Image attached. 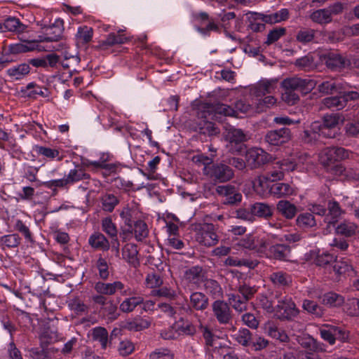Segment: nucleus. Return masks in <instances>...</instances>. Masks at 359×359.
I'll return each instance as SVG.
<instances>
[{
  "label": "nucleus",
  "mask_w": 359,
  "mask_h": 359,
  "mask_svg": "<svg viewBox=\"0 0 359 359\" xmlns=\"http://www.w3.org/2000/svg\"><path fill=\"white\" fill-rule=\"evenodd\" d=\"M322 103L325 107L332 110L338 111L346 107V103L340 95L325 97L323 100Z\"/></svg>",
  "instance_id": "a19ab883"
},
{
  "label": "nucleus",
  "mask_w": 359,
  "mask_h": 359,
  "mask_svg": "<svg viewBox=\"0 0 359 359\" xmlns=\"http://www.w3.org/2000/svg\"><path fill=\"white\" fill-rule=\"evenodd\" d=\"M102 208L106 212H112L114 208L118 204L119 201L112 194H106L101 198Z\"/></svg>",
  "instance_id": "603ef678"
},
{
  "label": "nucleus",
  "mask_w": 359,
  "mask_h": 359,
  "mask_svg": "<svg viewBox=\"0 0 359 359\" xmlns=\"http://www.w3.org/2000/svg\"><path fill=\"white\" fill-rule=\"evenodd\" d=\"M316 85V82L313 79L299 77L287 78L282 81V86L287 92L297 90L304 95L311 92Z\"/></svg>",
  "instance_id": "7ed1b4c3"
},
{
  "label": "nucleus",
  "mask_w": 359,
  "mask_h": 359,
  "mask_svg": "<svg viewBox=\"0 0 359 359\" xmlns=\"http://www.w3.org/2000/svg\"><path fill=\"white\" fill-rule=\"evenodd\" d=\"M123 259L133 267L140 265L137 246L133 243L126 244L122 249Z\"/></svg>",
  "instance_id": "6ab92c4d"
},
{
  "label": "nucleus",
  "mask_w": 359,
  "mask_h": 359,
  "mask_svg": "<svg viewBox=\"0 0 359 359\" xmlns=\"http://www.w3.org/2000/svg\"><path fill=\"white\" fill-rule=\"evenodd\" d=\"M344 135L349 138L359 136V121H352L347 122L344 127Z\"/></svg>",
  "instance_id": "0e129e2a"
},
{
  "label": "nucleus",
  "mask_w": 359,
  "mask_h": 359,
  "mask_svg": "<svg viewBox=\"0 0 359 359\" xmlns=\"http://www.w3.org/2000/svg\"><path fill=\"white\" fill-rule=\"evenodd\" d=\"M292 137L290 128L283 127L277 130L267 131L264 136L266 142L273 146H280L289 142Z\"/></svg>",
  "instance_id": "6e6552de"
},
{
  "label": "nucleus",
  "mask_w": 359,
  "mask_h": 359,
  "mask_svg": "<svg viewBox=\"0 0 359 359\" xmlns=\"http://www.w3.org/2000/svg\"><path fill=\"white\" fill-rule=\"evenodd\" d=\"M313 130L318 133V136L327 138V139H337L340 140L341 133L339 129H334L331 128H325L323 126H319L316 124H313Z\"/></svg>",
  "instance_id": "f704fd0d"
},
{
  "label": "nucleus",
  "mask_w": 359,
  "mask_h": 359,
  "mask_svg": "<svg viewBox=\"0 0 359 359\" xmlns=\"http://www.w3.org/2000/svg\"><path fill=\"white\" fill-rule=\"evenodd\" d=\"M191 306L196 310H204L208 306V297L201 292H194L190 297Z\"/></svg>",
  "instance_id": "c03bdc74"
},
{
  "label": "nucleus",
  "mask_w": 359,
  "mask_h": 359,
  "mask_svg": "<svg viewBox=\"0 0 359 359\" xmlns=\"http://www.w3.org/2000/svg\"><path fill=\"white\" fill-rule=\"evenodd\" d=\"M229 305L231 306L236 311L242 313L248 309V302L239 294H228Z\"/></svg>",
  "instance_id": "e433bc0d"
},
{
  "label": "nucleus",
  "mask_w": 359,
  "mask_h": 359,
  "mask_svg": "<svg viewBox=\"0 0 359 359\" xmlns=\"http://www.w3.org/2000/svg\"><path fill=\"white\" fill-rule=\"evenodd\" d=\"M323 302L331 306H338L343 304L344 298L334 292H328L323 295Z\"/></svg>",
  "instance_id": "052dcab7"
},
{
  "label": "nucleus",
  "mask_w": 359,
  "mask_h": 359,
  "mask_svg": "<svg viewBox=\"0 0 359 359\" xmlns=\"http://www.w3.org/2000/svg\"><path fill=\"white\" fill-rule=\"evenodd\" d=\"M196 241L201 245L210 247L216 245L219 241L215 226L210 223H203L196 228Z\"/></svg>",
  "instance_id": "f03ea898"
},
{
  "label": "nucleus",
  "mask_w": 359,
  "mask_h": 359,
  "mask_svg": "<svg viewBox=\"0 0 359 359\" xmlns=\"http://www.w3.org/2000/svg\"><path fill=\"white\" fill-rule=\"evenodd\" d=\"M335 233L346 238L355 236L358 233V226L351 222L344 221L335 227Z\"/></svg>",
  "instance_id": "c85d7f7f"
},
{
  "label": "nucleus",
  "mask_w": 359,
  "mask_h": 359,
  "mask_svg": "<svg viewBox=\"0 0 359 359\" xmlns=\"http://www.w3.org/2000/svg\"><path fill=\"white\" fill-rule=\"evenodd\" d=\"M69 186L77 183L80 181L88 180L90 175L86 172L82 165L77 164L74 169H71L69 173L65 176Z\"/></svg>",
  "instance_id": "aec40b11"
},
{
  "label": "nucleus",
  "mask_w": 359,
  "mask_h": 359,
  "mask_svg": "<svg viewBox=\"0 0 359 359\" xmlns=\"http://www.w3.org/2000/svg\"><path fill=\"white\" fill-rule=\"evenodd\" d=\"M63 29V21L56 20L52 25L44 27L46 36L43 41L47 42L58 41L62 37Z\"/></svg>",
  "instance_id": "a211bd4d"
},
{
  "label": "nucleus",
  "mask_w": 359,
  "mask_h": 359,
  "mask_svg": "<svg viewBox=\"0 0 359 359\" xmlns=\"http://www.w3.org/2000/svg\"><path fill=\"white\" fill-rule=\"evenodd\" d=\"M327 210H328V213L326 214L325 222L327 223V226H330L331 224L334 225L344 212L339 203L336 201H330L328 202Z\"/></svg>",
  "instance_id": "412c9836"
},
{
  "label": "nucleus",
  "mask_w": 359,
  "mask_h": 359,
  "mask_svg": "<svg viewBox=\"0 0 359 359\" xmlns=\"http://www.w3.org/2000/svg\"><path fill=\"white\" fill-rule=\"evenodd\" d=\"M296 225L302 229H309L317 226L314 215L311 212H302L296 218Z\"/></svg>",
  "instance_id": "cd10ccee"
},
{
  "label": "nucleus",
  "mask_w": 359,
  "mask_h": 359,
  "mask_svg": "<svg viewBox=\"0 0 359 359\" xmlns=\"http://www.w3.org/2000/svg\"><path fill=\"white\" fill-rule=\"evenodd\" d=\"M161 336L165 340L177 339L180 337V325L175 322L172 326L163 330L161 332Z\"/></svg>",
  "instance_id": "e2e57ef3"
},
{
  "label": "nucleus",
  "mask_w": 359,
  "mask_h": 359,
  "mask_svg": "<svg viewBox=\"0 0 359 359\" xmlns=\"http://www.w3.org/2000/svg\"><path fill=\"white\" fill-rule=\"evenodd\" d=\"M310 18L314 22L323 25L327 24L332 21V17L330 16V13L327 8L319 9L313 11Z\"/></svg>",
  "instance_id": "09e8293b"
},
{
  "label": "nucleus",
  "mask_w": 359,
  "mask_h": 359,
  "mask_svg": "<svg viewBox=\"0 0 359 359\" xmlns=\"http://www.w3.org/2000/svg\"><path fill=\"white\" fill-rule=\"evenodd\" d=\"M213 316L221 325H228L233 319V313L229 304L224 300H215L212 304Z\"/></svg>",
  "instance_id": "0eeeda50"
},
{
  "label": "nucleus",
  "mask_w": 359,
  "mask_h": 359,
  "mask_svg": "<svg viewBox=\"0 0 359 359\" xmlns=\"http://www.w3.org/2000/svg\"><path fill=\"white\" fill-rule=\"evenodd\" d=\"M56 350L54 348L41 346L32 348L29 350L30 356L32 359H53Z\"/></svg>",
  "instance_id": "473e14b6"
},
{
  "label": "nucleus",
  "mask_w": 359,
  "mask_h": 359,
  "mask_svg": "<svg viewBox=\"0 0 359 359\" xmlns=\"http://www.w3.org/2000/svg\"><path fill=\"white\" fill-rule=\"evenodd\" d=\"M264 332L269 337L281 342H287L289 341V337L286 332L281 328H279L273 322H268L265 324Z\"/></svg>",
  "instance_id": "b1692460"
},
{
  "label": "nucleus",
  "mask_w": 359,
  "mask_h": 359,
  "mask_svg": "<svg viewBox=\"0 0 359 359\" xmlns=\"http://www.w3.org/2000/svg\"><path fill=\"white\" fill-rule=\"evenodd\" d=\"M93 288L97 294H101L105 296H112L118 290L124 289V284L119 280L113 283H105L103 281H97L95 283Z\"/></svg>",
  "instance_id": "9b49d317"
},
{
  "label": "nucleus",
  "mask_w": 359,
  "mask_h": 359,
  "mask_svg": "<svg viewBox=\"0 0 359 359\" xmlns=\"http://www.w3.org/2000/svg\"><path fill=\"white\" fill-rule=\"evenodd\" d=\"M270 193L276 198H287L296 194L294 187L285 182H276L270 188Z\"/></svg>",
  "instance_id": "4468645a"
},
{
  "label": "nucleus",
  "mask_w": 359,
  "mask_h": 359,
  "mask_svg": "<svg viewBox=\"0 0 359 359\" xmlns=\"http://www.w3.org/2000/svg\"><path fill=\"white\" fill-rule=\"evenodd\" d=\"M321 60L329 69L334 72H341L351 65L347 57L336 52L330 51L323 54Z\"/></svg>",
  "instance_id": "20e7f679"
},
{
  "label": "nucleus",
  "mask_w": 359,
  "mask_h": 359,
  "mask_svg": "<svg viewBox=\"0 0 359 359\" xmlns=\"http://www.w3.org/2000/svg\"><path fill=\"white\" fill-rule=\"evenodd\" d=\"M13 229L15 231L21 233L26 242L29 243H34L35 242L34 235L29 227L21 219H18L15 221Z\"/></svg>",
  "instance_id": "72a5a7b5"
},
{
  "label": "nucleus",
  "mask_w": 359,
  "mask_h": 359,
  "mask_svg": "<svg viewBox=\"0 0 359 359\" xmlns=\"http://www.w3.org/2000/svg\"><path fill=\"white\" fill-rule=\"evenodd\" d=\"M34 151L38 154L50 160L56 159L60 161H62L63 156L60 155V151L55 149H51L43 146L35 145Z\"/></svg>",
  "instance_id": "2f4dec72"
},
{
  "label": "nucleus",
  "mask_w": 359,
  "mask_h": 359,
  "mask_svg": "<svg viewBox=\"0 0 359 359\" xmlns=\"http://www.w3.org/2000/svg\"><path fill=\"white\" fill-rule=\"evenodd\" d=\"M275 315L280 320H290L299 313L295 304L289 298H284L278 302L275 307Z\"/></svg>",
  "instance_id": "1a4fd4ad"
},
{
  "label": "nucleus",
  "mask_w": 359,
  "mask_h": 359,
  "mask_svg": "<svg viewBox=\"0 0 359 359\" xmlns=\"http://www.w3.org/2000/svg\"><path fill=\"white\" fill-rule=\"evenodd\" d=\"M269 280L276 287L281 288L290 286L292 282V276L283 271L271 273L269 276Z\"/></svg>",
  "instance_id": "5701e85b"
},
{
  "label": "nucleus",
  "mask_w": 359,
  "mask_h": 359,
  "mask_svg": "<svg viewBox=\"0 0 359 359\" xmlns=\"http://www.w3.org/2000/svg\"><path fill=\"white\" fill-rule=\"evenodd\" d=\"M294 65L304 71H310L316 67V65L314 62V57L310 54L296 60Z\"/></svg>",
  "instance_id": "3c124183"
},
{
  "label": "nucleus",
  "mask_w": 359,
  "mask_h": 359,
  "mask_svg": "<svg viewBox=\"0 0 359 359\" xmlns=\"http://www.w3.org/2000/svg\"><path fill=\"white\" fill-rule=\"evenodd\" d=\"M224 129L225 139L231 143L239 144L247 140L246 134L240 128H236L231 125L226 124L224 126Z\"/></svg>",
  "instance_id": "dca6fc26"
},
{
  "label": "nucleus",
  "mask_w": 359,
  "mask_h": 359,
  "mask_svg": "<svg viewBox=\"0 0 359 359\" xmlns=\"http://www.w3.org/2000/svg\"><path fill=\"white\" fill-rule=\"evenodd\" d=\"M340 88V86L334 81H325L318 86V91L326 95L337 93Z\"/></svg>",
  "instance_id": "4d7b16f0"
},
{
  "label": "nucleus",
  "mask_w": 359,
  "mask_h": 359,
  "mask_svg": "<svg viewBox=\"0 0 359 359\" xmlns=\"http://www.w3.org/2000/svg\"><path fill=\"white\" fill-rule=\"evenodd\" d=\"M203 171L204 175L214 184L229 182L234 177L233 170L223 163H215L204 167Z\"/></svg>",
  "instance_id": "f257e3e1"
},
{
  "label": "nucleus",
  "mask_w": 359,
  "mask_h": 359,
  "mask_svg": "<svg viewBox=\"0 0 359 359\" xmlns=\"http://www.w3.org/2000/svg\"><path fill=\"white\" fill-rule=\"evenodd\" d=\"M252 215L259 217L269 219L273 215V208L271 205L264 203H256L252 205Z\"/></svg>",
  "instance_id": "7c9ffc66"
},
{
  "label": "nucleus",
  "mask_w": 359,
  "mask_h": 359,
  "mask_svg": "<svg viewBox=\"0 0 359 359\" xmlns=\"http://www.w3.org/2000/svg\"><path fill=\"white\" fill-rule=\"evenodd\" d=\"M302 306L304 310L315 315L316 317H321L323 315L321 307L312 300H304Z\"/></svg>",
  "instance_id": "338daca9"
},
{
  "label": "nucleus",
  "mask_w": 359,
  "mask_h": 359,
  "mask_svg": "<svg viewBox=\"0 0 359 359\" xmlns=\"http://www.w3.org/2000/svg\"><path fill=\"white\" fill-rule=\"evenodd\" d=\"M30 72V67L28 63H22L12 67L7 70L8 74L15 80H20Z\"/></svg>",
  "instance_id": "4c0bfd02"
},
{
  "label": "nucleus",
  "mask_w": 359,
  "mask_h": 359,
  "mask_svg": "<svg viewBox=\"0 0 359 359\" xmlns=\"http://www.w3.org/2000/svg\"><path fill=\"white\" fill-rule=\"evenodd\" d=\"M313 127L312 122L310 126V129L304 130L301 134V140L303 143L312 144L318 140L319 137L318 133L317 131L316 132Z\"/></svg>",
  "instance_id": "680f3d73"
},
{
  "label": "nucleus",
  "mask_w": 359,
  "mask_h": 359,
  "mask_svg": "<svg viewBox=\"0 0 359 359\" xmlns=\"http://www.w3.org/2000/svg\"><path fill=\"white\" fill-rule=\"evenodd\" d=\"M88 243L95 250L106 251L109 249V243L108 240L102 233L99 232H95L90 235L88 238Z\"/></svg>",
  "instance_id": "bb28decb"
},
{
  "label": "nucleus",
  "mask_w": 359,
  "mask_h": 359,
  "mask_svg": "<svg viewBox=\"0 0 359 359\" xmlns=\"http://www.w3.org/2000/svg\"><path fill=\"white\" fill-rule=\"evenodd\" d=\"M276 211L287 220L293 219L299 212L298 207L290 201L282 199L276 203Z\"/></svg>",
  "instance_id": "f8f14e48"
},
{
  "label": "nucleus",
  "mask_w": 359,
  "mask_h": 359,
  "mask_svg": "<svg viewBox=\"0 0 359 359\" xmlns=\"http://www.w3.org/2000/svg\"><path fill=\"white\" fill-rule=\"evenodd\" d=\"M2 30L1 32H12L15 33L23 32L27 26L22 24L20 20L15 17H9L4 20L3 24H1Z\"/></svg>",
  "instance_id": "393cba45"
},
{
  "label": "nucleus",
  "mask_w": 359,
  "mask_h": 359,
  "mask_svg": "<svg viewBox=\"0 0 359 359\" xmlns=\"http://www.w3.org/2000/svg\"><path fill=\"white\" fill-rule=\"evenodd\" d=\"M43 186L47 189H52L54 194H57V188L68 189L69 187L65 177L62 179L52 180L44 182H43Z\"/></svg>",
  "instance_id": "13d9d810"
},
{
  "label": "nucleus",
  "mask_w": 359,
  "mask_h": 359,
  "mask_svg": "<svg viewBox=\"0 0 359 359\" xmlns=\"http://www.w3.org/2000/svg\"><path fill=\"white\" fill-rule=\"evenodd\" d=\"M257 290L255 286H250L247 285L246 283H243V285H239L238 287V292L241 294V297L248 302L251 299L255 294L257 292Z\"/></svg>",
  "instance_id": "69168bd1"
},
{
  "label": "nucleus",
  "mask_w": 359,
  "mask_h": 359,
  "mask_svg": "<svg viewBox=\"0 0 359 359\" xmlns=\"http://www.w3.org/2000/svg\"><path fill=\"white\" fill-rule=\"evenodd\" d=\"M95 266L98 270L100 279L104 280H107L109 276V264L106 259L100 255L96 262Z\"/></svg>",
  "instance_id": "bf43d9fd"
},
{
  "label": "nucleus",
  "mask_w": 359,
  "mask_h": 359,
  "mask_svg": "<svg viewBox=\"0 0 359 359\" xmlns=\"http://www.w3.org/2000/svg\"><path fill=\"white\" fill-rule=\"evenodd\" d=\"M37 44L35 41H29L25 43H12L8 46L6 49V53L19 54L22 53H27L35 50Z\"/></svg>",
  "instance_id": "a878e982"
},
{
  "label": "nucleus",
  "mask_w": 359,
  "mask_h": 359,
  "mask_svg": "<svg viewBox=\"0 0 359 359\" xmlns=\"http://www.w3.org/2000/svg\"><path fill=\"white\" fill-rule=\"evenodd\" d=\"M123 30H118V34L114 33H110L107 36L106 39L100 41L99 45L97 46V48L104 50L108 47L113 46L116 44H123L128 41V39L122 34Z\"/></svg>",
  "instance_id": "4be33fe9"
},
{
  "label": "nucleus",
  "mask_w": 359,
  "mask_h": 359,
  "mask_svg": "<svg viewBox=\"0 0 359 359\" xmlns=\"http://www.w3.org/2000/svg\"><path fill=\"white\" fill-rule=\"evenodd\" d=\"M60 62V55L56 53H49L44 57L32 58L28 60V64L35 67H42L46 69L48 67L55 68Z\"/></svg>",
  "instance_id": "ddd939ff"
},
{
  "label": "nucleus",
  "mask_w": 359,
  "mask_h": 359,
  "mask_svg": "<svg viewBox=\"0 0 359 359\" xmlns=\"http://www.w3.org/2000/svg\"><path fill=\"white\" fill-rule=\"evenodd\" d=\"M100 312L111 322L116 320L120 315L117 305L111 299L104 306L100 307Z\"/></svg>",
  "instance_id": "c9c22d12"
},
{
  "label": "nucleus",
  "mask_w": 359,
  "mask_h": 359,
  "mask_svg": "<svg viewBox=\"0 0 359 359\" xmlns=\"http://www.w3.org/2000/svg\"><path fill=\"white\" fill-rule=\"evenodd\" d=\"M250 109V104L245 103V101L238 100L235 102L234 107L232 108L229 105L217 103L215 106L211 107V111H215L214 116L217 118L216 116L217 114L224 115V116H238L240 113L245 114L249 111Z\"/></svg>",
  "instance_id": "423d86ee"
},
{
  "label": "nucleus",
  "mask_w": 359,
  "mask_h": 359,
  "mask_svg": "<svg viewBox=\"0 0 359 359\" xmlns=\"http://www.w3.org/2000/svg\"><path fill=\"white\" fill-rule=\"evenodd\" d=\"M149 325L150 323L147 320L139 318L128 321L126 325V328L129 330L137 332L148 328Z\"/></svg>",
  "instance_id": "6e6d98bb"
},
{
  "label": "nucleus",
  "mask_w": 359,
  "mask_h": 359,
  "mask_svg": "<svg viewBox=\"0 0 359 359\" xmlns=\"http://www.w3.org/2000/svg\"><path fill=\"white\" fill-rule=\"evenodd\" d=\"M268 251L269 257L271 259L284 262L292 261L291 247L288 245L277 243L271 245Z\"/></svg>",
  "instance_id": "9d476101"
},
{
  "label": "nucleus",
  "mask_w": 359,
  "mask_h": 359,
  "mask_svg": "<svg viewBox=\"0 0 359 359\" xmlns=\"http://www.w3.org/2000/svg\"><path fill=\"white\" fill-rule=\"evenodd\" d=\"M144 303L143 297L140 296H135L124 299L120 304V309L124 313H130L133 311L136 306Z\"/></svg>",
  "instance_id": "58836bf2"
},
{
  "label": "nucleus",
  "mask_w": 359,
  "mask_h": 359,
  "mask_svg": "<svg viewBox=\"0 0 359 359\" xmlns=\"http://www.w3.org/2000/svg\"><path fill=\"white\" fill-rule=\"evenodd\" d=\"M92 337L94 341L100 342L102 349H106L108 343V332L104 327H94L92 330Z\"/></svg>",
  "instance_id": "37998d69"
},
{
  "label": "nucleus",
  "mask_w": 359,
  "mask_h": 359,
  "mask_svg": "<svg viewBox=\"0 0 359 359\" xmlns=\"http://www.w3.org/2000/svg\"><path fill=\"white\" fill-rule=\"evenodd\" d=\"M199 133L212 137L218 135L220 133V130L215 123L211 121H203L199 123Z\"/></svg>",
  "instance_id": "864d4df0"
},
{
  "label": "nucleus",
  "mask_w": 359,
  "mask_h": 359,
  "mask_svg": "<svg viewBox=\"0 0 359 359\" xmlns=\"http://www.w3.org/2000/svg\"><path fill=\"white\" fill-rule=\"evenodd\" d=\"M345 118L342 114L332 113L325 114L323 116L320 121H316L313 124L325 128H331L337 129V127L339 123H343Z\"/></svg>",
  "instance_id": "f3484780"
},
{
  "label": "nucleus",
  "mask_w": 359,
  "mask_h": 359,
  "mask_svg": "<svg viewBox=\"0 0 359 359\" xmlns=\"http://www.w3.org/2000/svg\"><path fill=\"white\" fill-rule=\"evenodd\" d=\"M137 241H141L148 236L147 224L142 220H137L133 226V232Z\"/></svg>",
  "instance_id": "8fccbe9b"
},
{
  "label": "nucleus",
  "mask_w": 359,
  "mask_h": 359,
  "mask_svg": "<svg viewBox=\"0 0 359 359\" xmlns=\"http://www.w3.org/2000/svg\"><path fill=\"white\" fill-rule=\"evenodd\" d=\"M276 88V82L273 81H261L255 86V94L259 97L271 93Z\"/></svg>",
  "instance_id": "a18cd8bd"
},
{
  "label": "nucleus",
  "mask_w": 359,
  "mask_h": 359,
  "mask_svg": "<svg viewBox=\"0 0 359 359\" xmlns=\"http://www.w3.org/2000/svg\"><path fill=\"white\" fill-rule=\"evenodd\" d=\"M253 15L255 20H261L262 22L268 24H275L287 20L289 18V11L287 8H282L276 13L269 15L254 13Z\"/></svg>",
  "instance_id": "2eb2a0df"
},
{
  "label": "nucleus",
  "mask_w": 359,
  "mask_h": 359,
  "mask_svg": "<svg viewBox=\"0 0 359 359\" xmlns=\"http://www.w3.org/2000/svg\"><path fill=\"white\" fill-rule=\"evenodd\" d=\"M272 156L260 148H252L247 151L245 161L250 169H256L269 163Z\"/></svg>",
  "instance_id": "39448f33"
},
{
  "label": "nucleus",
  "mask_w": 359,
  "mask_h": 359,
  "mask_svg": "<svg viewBox=\"0 0 359 359\" xmlns=\"http://www.w3.org/2000/svg\"><path fill=\"white\" fill-rule=\"evenodd\" d=\"M21 243V238L18 233L7 234L0 238V248L6 249L17 248Z\"/></svg>",
  "instance_id": "c756f323"
},
{
  "label": "nucleus",
  "mask_w": 359,
  "mask_h": 359,
  "mask_svg": "<svg viewBox=\"0 0 359 359\" xmlns=\"http://www.w3.org/2000/svg\"><path fill=\"white\" fill-rule=\"evenodd\" d=\"M93 35V28L86 25H83L78 28L76 38L79 43H88L92 40Z\"/></svg>",
  "instance_id": "de8ad7c7"
},
{
  "label": "nucleus",
  "mask_w": 359,
  "mask_h": 359,
  "mask_svg": "<svg viewBox=\"0 0 359 359\" xmlns=\"http://www.w3.org/2000/svg\"><path fill=\"white\" fill-rule=\"evenodd\" d=\"M204 287L205 292L214 299L222 297L223 295V291L220 285L215 280H206L204 283Z\"/></svg>",
  "instance_id": "ea45409f"
},
{
  "label": "nucleus",
  "mask_w": 359,
  "mask_h": 359,
  "mask_svg": "<svg viewBox=\"0 0 359 359\" xmlns=\"http://www.w3.org/2000/svg\"><path fill=\"white\" fill-rule=\"evenodd\" d=\"M233 339L243 346H248L252 342V333L246 329L239 330L236 333L232 335Z\"/></svg>",
  "instance_id": "49530a36"
},
{
  "label": "nucleus",
  "mask_w": 359,
  "mask_h": 359,
  "mask_svg": "<svg viewBox=\"0 0 359 359\" xmlns=\"http://www.w3.org/2000/svg\"><path fill=\"white\" fill-rule=\"evenodd\" d=\"M149 359H174V355L169 349L160 348L150 353Z\"/></svg>",
  "instance_id": "774afa93"
},
{
  "label": "nucleus",
  "mask_w": 359,
  "mask_h": 359,
  "mask_svg": "<svg viewBox=\"0 0 359 359\" xmlns=\"http://www.w3.org/2000/svg\"><path fill=\"white\" fill-rule=\"evenodd\" d=\"M134 212V210L128 207H126L120 213V216L126 226V231L130 233L133 232V226L135 222L133 219Z\"/></svg>",
  "instance_id": "5fc2aeb1"
},
{
  "label": "nucleus",
  "mask_w": 359,
  "mask_h": 359,
  "mask_svg": "<svg viewBox=\"0 0 359 359\" xmlns=\"http://www.w3.org/2000/svg\"><path fill=\"white\" fill-rule=\"evenodd\" d=\"M320 163L325 168H329L338 161L333 147L325 148L320 154Z\"/></svg>",
  "instance_id": "79ce46f5"
}]
</instances>
